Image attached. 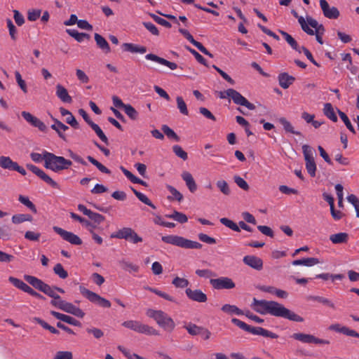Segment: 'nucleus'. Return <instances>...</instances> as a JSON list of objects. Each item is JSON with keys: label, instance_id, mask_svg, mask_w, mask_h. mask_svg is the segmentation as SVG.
Returning <instances> with one entry per match:
<instances>
[{"label": "nucleus", "instance_id": "39448f33", "mask_svg": "<svg viewBox=\"0 0 359 359\" xmlns=\"http://www.w3.org/2000/svg\"><path fill=\"white\" fill-rule=\"evenodd\" d=\"M161 240L166 243L172 244L187 249H198L202 245L198 242L187 239L180 236H164Z\"/></svg>", "mask_w": 359, "mask_h": 359}, {"label": "nucleus", "instance_id": "9b49d317", "mask_svg": "<svg viewBox=\"0 0 359 359\" xmlns=\"http://www.w3.org/2000/svg\"><path fill=\"white\" fill-rule=\"evenodd\" d=\"M53 229L56 233L60 235L63 240L72 245H80L83 243L81 238L72 232L66 231L57 226H53Z\"/></svg>", "mask_w": 359, "mask_h": 359}, {"label": "nucleus", "instance_id": "6e6d98bb", "mask_svg": "<svg viewBox=\"0 0 359 359\" xmlns=\"http://www.w3.org/2000/svg\"><path fill=\"white\" fill-rule=\"evenodd\" d=\"M216 185H217V188L219 189V191L224 195L228 196L231 194V190H230L229 187L226 181L219 180L217 182Z\"/></svg>", "mask_w": 359, "mask_h": 359}, {"label": "nucleus", "instance_id": "603ef678", "mask_svg": "<svg viewBox=\"0 0 359 359\" xmlns=\"http://www.w3.org/2000/svg\"><path fill=\"white\" fill-rule=\"evenodd\" d=\"M54 273L57 275L60 278L65 279L68 277L67 271L64 269L62 265L60 263H57L53 267Z\"/></svg>", "mask_w": 359, "mask_h": 359}, {"label": "nucleus", "instance_id": "412c9836", "mask_svg": "<svg viewBox=\"0 0 359 359\" xmlns=\"http://www.w3.org/2000/svg\"><path fill=\"white\" fill-rule=\"evenodd\" d=\"M145 58L147 60H151L158 62L161 65H165L172 70L176 69L177 68V65L175 62H170L153 53H149L146 55Z\"/></svg>", "mask_w": 359, "mask_h": 359}, {"label": "nucleus", "instance_id": "9d476101", "mask_svg": "<svg viewBox=\"0 0 359 359\" xmlns=\"http://www.w3.org/2000/svg\"><path fill=\"white\" fill-rule=\"evenodd\" d=\"M302 151L306 162V169L311 177H315L316 165L313 158V150L310 146L304 144L302 146Z\"/></svg>", "mask_w": 359, "mask_h": 359}, {"label": "nucleus", "instance_id": "e2e57ef3", "mask_svg": "<svg viewBox=\"0 0 359 359\" xmlns=\"http://www.w3.org/2000/svg\"><path fill=\"white\" fill-rule=\"evenodd\" d=\"M172 151L177 156L182 158V160L186 161L188 158L187 153L184 151L180 146L174 145L172 147Z\"/></svg>", "mask_w": 359, "mask_h": 359}, {"label": "nucleus", "instance_id": "8fccbe9b", "mask_svg": "<svg viewBox=\"0 0 359 359\" xmlns=\"http://www.w3.org/2000/svg\"><path fill=\"white\" fill-rule=\"evenodd\" d=\"M219 221L223 225L234 231L239 232L241 231L238 225L228 218L222 217L219 219Z\"/></svg>", "mask_w": 359, "mask_h": 359}, {"label": "nucleus", "instance_id": "7c9ffc66", "mask_svg": "<svg viewBox=\"0 0 359 359\" xmlns=\"http://www.w3.org/2000/svg\"><path fill=\"white\" fill-rule=\"evenodd\" d=\"M66 32L79 43L83 41L85 39L89 40L90 38V34L86 33H79L76 29H66Z\"/></svg>", "mask_w": 359, "mask_h": 359}, {"label": "nucleus", "instance_id": "5701e85b", "mask_svg": "<svg viewBox=\"0 0 359 359\" xmlns=\"http://www.w3.org/2000/svg\"><path fill=\"white\" fill-rule=\"evenodd\" d=\"M292 14L294 18H297L298 22L304 32H305L309 35L312 36L314 34V31L313 30V29L309 27V25L308 24L307 18L305 20L304 17L299 16L294 10L292 11Z\"/></svg>", "mask_w": 359, "mask_h": 359}, {"label": "nucleus", "instance_id": "4d7b16f0", "mask_svg": "<svg viewBox=\"0 0 359 359\" xmlns=\"http://www.w3.org/2000/svg\"><path fill=\"white\" fill-rule=\"evenodd\" d=\"M145 289L151 291V292L155 293L158 296H159L166 300H168L170 302H175L174 298H172L171 296H170L169 294H168L167 293H165L164 292H162L156 288H153V287H145Z\"/></svg>", "mask_w": 359, "mask_h": 359}, {"label": "nucleus", "instance_id": "4c0bfd02", "mask_svg": "<svg viewBox=\"0 0 359 359\" xmlns=\"http://www.w3.org/2000/svg\"><path fill=\"white\" fill-rule=\"evenodd\" d=\"M12 222L18 224L25 222H32L33 217L29 214H16L12 217Z\"/></svg>", "mask_w": 359, "mask_h": 359}, {"label": "nucleus", "instance_id": "f03ea898", "mask_svg": "<svg viewBox=\"0 0 359 359\" xmlns=\"http://www.w3.org/2000/svg\"><path fill=\"white\" fill-rule=\"evenodd\" d=\"M146 314L148 317L154 319L156 323L164 330L171 331L175 328L173 320L163 311L150 309L147 311Z\"/></svg>", "mask_w": 359, "mask_h": 359}, {"label": "nucleus", "instance_id": "13d9d810", "mask_svg": "<svg viewBox=\"0 0 359 359\" xmlns=\"http://www.w3.org/2000/svg\"><path fill=\"white\" fill-rule=\"evenodd\" d=\"M145 289L151 291V292L155 293L158 296H159L166 300H168L170 302H175L174 298H172L171 296H170L169 294H168L167 293H165L164 292H162L156 288H153V287H145Z\"/></svg>", "mask_w": 359, "mask_h": 359}, {"label": "nucleus", "instance_id": "de8ad7c7", "mask_svg": "<svg viewBox=\"0 0 359 359\" xmlns=\"http://www.w3.org/2000/svg\"><path fill=\"white\" fill-rule=\"evenodd\" d=\"M92 124H90V128L95 131V133H96V135L99 137V138L104 142L106 144H109V140H108V138L105 135V134L103 133V131L102 130V129L100 128V127L95 123H91Z\"/></svg>", "mask_w": 359, "mask_h": 359}, {"label": "nucleus", "instance_id": "a211bd4d", "mask_svg": "<svg viewBox=\"0 0 359 359\" xmlns=\"http://www.w3.org/2000/svg\"><path fill=\"white\" fill-rule=\"evenodd\" d=\"M319 4L324 16L327 18L337 19L339 16V10L334 6H330L326 0H320Z\"/></svg>", "mask_w": 359, "mask_h": 359}, {"label": "nucleus", "instance_id": "72a5a7b5", "mask_svg": "<svg viewBox=\"0 0 359 359\" xmlns=\"http://www.w3.org/2000/svg\"><path fill=\"white\" fill-rule=\"evenodd\" d=\"M179 32L200 51H202V43L196 41L189 32L185 29L180 28Z\"/></svg>", "mask_w": 359, "mask_h": 359}, {"label": "nucleus", "instance_id": "c85d7f7f", "mask_svg": "<svg viewBox=\"0 0 359 359\" xmlns=\"http://www.w3.org/2000/svg\"><path fill=\"white\" fill-rule=\"evenodd\" d=\"M318 259L315 257L303 258L301 259H296L292 262L293 266L303 265L306 266H313L316 264H319Z\"/></svg>", "mask_w": 359, "mask_h": 359}, {"label": "nucleus", "instance_id": "69168bd1", "mask_svg": "<svg viewBox=\"0 0 359 359\" xmlns=\"http://www.w3.org/2000/svg\"><path fill=\"white\" fill-rule=\"evenodd\" d=\"M88 217L93 222V223L96 226L103 222L105 219V217L103 215L97 212H94L93 211L90 212Z\"/></svg>", "mask_w": 359, "mask_h": 359}, {"label": "nucleus", "instance_id": "f8f14e48", "mask_svg": "<svg viewBox=\"0 0 359 359\" xmlns=\"http://www.w3.org/2000/svg\"><path fill=\"white\" fill-rule=\"evenodd\" d=\"M226 94L227 95H229V98L232 99L235 104L241 106H244L250 110H254L255 109V106L254 104L248 102V100L245 97H244L240 93H238L236 90L232 88L227 89Z\"/></svg>", "mask_w": 359, "mask_h": 359}, {"label": "nucleus", "instance_id": "473e14b6", "mask_svg": "<svg viewBox=\"0 0 359 359\" xmlns=\"http://www.w3.org/2000/svg\"><path fill=\"white\" fill-rule=\"evenodd\" d=\"M70 217L74 219L76 221L79 222L81 224L84 225L88 230L89 229H94L96 228V225L94 224L93 222H90L89 220L78 215L77 214L74 212H70Z\"/></svg>", "mask_w": 359, "mask_h": 359}, {"label": "nucleus", "instance_id": "bf43d9fd", "mask_svg": "<svg viewBox=\"0 0 359 359\" xmlns=\"http://www.w3.org/2000/svg\"><path fill=\"white\" fill-rule=\"evenodd\" d=\"M145 289L151 291V292L155 293L158 296H159L166 300H168L170 302H175L174 298H172L171 296H170L169 294H168L167 293H165L164 292H162L156 288H153V287H145Z\"/></svg>", "mask_w": 359, "mask_h": 359}, {"label": "nucleus", "instance_id": "a19ab883", "mask_svg": "<svg viewBox=\"0 0 359 359\" xmlns=\"http://www.w3.org/2000/svg\"><path fill=\"white\" fill-rule=\"evenodd\" d=\"M222 311L229 314L244 315V312L235 305L224 304L222 307Z\"/></svg>", "mask_w": 359, "mask_h": 359}, {"label": "nucleus", "instance_id": "bb28decb", "mask_svg": "<svg viewBox=\"0 0 359 359\" xmlns=\"http://www.w3.org/2000/svg\"><path fill=\"white\" fill-rule=\"evenodd\" d=\"M279 32L281 34V35L285 38L287 43L292 47V48H293L299 53H302V48H304V46H299L297 42L295 41V39L286 32L282 30H280Z\"/></svg>", "mask_w": 359, "mask_h": 359}, {"label": "nucleus", "instance_id": "1a4fd4ad", "mask_svg": "<svg viewBox=\"0 0 359 359\" xmlns=\"http://www.w3.org/2000/svg\"><path fill=\"white\" fill-rule=\"evenodd\" d=\"M44 167L55 172L62 170V156L44 151Z\"/></svg>", "mask_w": 359, "mask_h": 359}, {"label": "nucleus", "instance_id": "09e8293b", "mask_svg": "<svg viewBox=\"0 0 359 359\" xmlns=\"http://www.w3.org/2000/svg\"><path fill=\"white\" fill-rule=\"evenodd\" d=\"M18 201L24 205H25L27 208H28L32 212H37V210L35 205L29 199L28 197L20 195Z\"/></svg>", "mask_w": 359, "mask_h": 359}, {"label": "nucleus", "instance_id": "58836bf2", "mask_svg": "<svg viewBox=\"0 0 359 359\" xmlns=\"http://www.w3.org/2000/svg\"><path fill=\"white\" fill-rule=\"evenodd\" d=\"M308 299H309L311 301L318 302L321 303L323 305L329 306V307H330V308H332L333 309H335L334 304L331 300H330L327 298H325V297H320V296L311 295V296L308 297Z\"/></svg>", "mask_w": 359, "mask_h": 359}, {"label": "nucleus", "instance_id": "5fc2aeb1", "mask_svg": "<svg viewBox=\"0 0 359 359\" xmlns=\"http://www.w3.org/2000/svg\"><path fill=\"white\" fill-rule=\"evenodd\" d=\"M335 190H336V193H337V198H338V205L339 208H343L344 207V204H343V201H344V192H343V190H344V187L341 184H337L335 185Z\"/></svg>", "mask_w": 359, "mask_h": 359}, {"label": "nucleus", "instance_id": "864d4df0", "mask_svg": "<svg viewBox=\"0 0 359 359\" xmlns=\"http://www.w3.org/2000/svg\"><path fill=\"white\" fill-rule=\"evenodd\" d=\"M161 129L164 134L168 138H172L177 142L180 141V137L176 134V133L172 129H171L167 125H163Z\"/></svg>", "mask_w": 359, "mask_h": 359}, {"label": "nucleus", "instance_id": "4468645a", "mask_svg": "<svg viewBox=\"0 0 359 359\" xmlns=\"http://www.w3.org/2000/svg\"><path fill=\"white\" fill-rule=\"evenodd\" d=\"M210 283L215 290H229L235 287V283L233 280L225 276L210 279Z\"/></svg>", "mask_w": 359, "mask_h": 359}, {"label": "nucleus", "instance_id": "aec40b11", "mask_svg": "<svg viewBox=\"0 0 359 359\" xmlns=\"http://www.w3.org/2000/svg\"><path fill=\"white\" fill-rule=\"evenodd\" d=\"M243 261L245 264L255 270L260 271L263 268V261L258 257L254 255H246L243 257Z\"/></svg>", "mask_w": 359, "mask_h": 359}, {"label": "nucleus", "instance_id": "7ed1b4c3", "mask_svg": "<svg viewBox=\"0 0 359 359\" xmlns=\"http://www.w3.org/2000/svg\"><path fill=\"white\" fill-rule=\"evenodd\" d=\"M24 279L35 289L43 292L48 297L53 299H60V295L56 294L54 290V286L51 287L41 279L30 275H25Z\"/></svg>", "mask_w": 359, "mask_h": 359}, {"label": "nucleus", "instance_id": "0e129e2a", "mask_svg": "<svg viewBox=\"0 0 359 359\" xmlns=\"http://www.w3.org/2000/svg\"><path fill=\"white\" fill-rule=\"evenodd\" d=\"M149 15L158 24H159L162 26H164L166 28L171 27V26H172L171 24L168 21L165 20V19H163L154 13H149Z\"/></svg>", "mask_w": 359, "mask_h": 359}, {"label": "nucleus", "instance_id": "3c124183", "mask_svg": "<svg viewBox=\"0 0 359 359\" xmlns=\"http://www.w3.org/2000/svg\"><path fill=\"white\" fill-rule=\"evenodd\" d=\"M338 114L341 119L343 121L344 124L346 125V128L353 134L355 133V130L352 126L350 120L348 119V116L345 113L340 111L339 109H337Z\"/></svg>", "mask_w": 359, "mask_h": 359}, {"label": "nucleus", "instance_id": "f257e3e1", "mask_svg": "<svg viewBox=\"0 0 359 359\" xmlns=\"http://www.w3.org/2000/svg\"><path fill=\"white\" fill-rule=\"evenodd\" d=\"M251 306L256 312L262 315L270 314L273 316L283 318L294 322L304 321L302 317L277 302L258 300L254 298Z\"/></svg>", "mask_w": 359, "mask_h": 359}, {"label": "nucleus", "instance_id": "680f3d73", "mask_svg": "<svg viewBox=\"0 0 359 359\" xmlns=\"http://www.w3.org/2000/svg\"><path fill=\"white\" fill-rule=\"evenodd\" d=\"M177 108L179 109L180 113L184 115H188V109L187 107V104L184 101L183 98L180 96H177L176 98Z\"/></svg>", "mask_w": 359, "mask_h": 359}, {"label": "nucleus", "instance_id": "cd10ccee", "mask_svg": "<svg viewBox=\"0 0 359 359\" xmlns=\"http://www.w3.org/2000/svg\"><path fill=\"white\" fill-rule=\"evenodd\" d=\"M182 179L185 181L186 185L191 193H194L197 189V185L192 177V175L187 171H184L182 174Z\"/></svg>", "mask_w": 359, "mask_h": 359}, {"label": "nucleus", "instance_id": "4be33fe9", "mask_svg": "<svg viewBox=\"0 0 359 359\" xmlns=\"http://www.w3.org/2000/svg\"><path fill=\"white\" fill-rule=\"evenodd\" d=\"M56 95L65 103H71L72 102V98L69 95L67 90L61 84L56 86Z\"/></svg>", "mask_w": 359, "mask_h": 359}, {"label": "nucleus", "instance_id": "774afa93", "mask_svg": "<svg viewBox=\"0 0 359 359\" xmlns=\"http://www.w3.org/2000/svg\"><path fill=\"white\" fill-rule=\"evenodd\" d=\"M73 355L70 351H57L53 359H72Z\"/></svg>", "mask_w": 359, "mask_h": 359}, {"label": "nucleus", "instance_id": "c03bdc74", "mask_svg": "<svg viewBox=\"0 0 359 359\" xmlns=\"http://www.w3.org/2000/svg\"><path fill=\"white\" fill-rule=\"evenodd\" d=\"M87 159L93 165H95L100 172L105 173V174H108V175L111 174L110 170H109L107 167H105L104 165H102L101 163H100L98 161H97L93 156H88Z\"/></svg>", "mask_w": 359, "mask_h": 359}, {"label": "nucleus", "instance_id": "2eb2a0df", "mask_svg": "<svg viewBox=\"0 0 359 359\" xmlns=\"http://www.w3.org/2000/svg\"><path fill=\"white\" fill-rule=\"evenodd\" d=\"M292 337L304 344H329L330 341L316 337L312 334L304 333H294Z\"/></svg>", "mask_w": 359, "mask_h": 359}, {"label": "nucleus", "instance_id": "6ab92c4d", "mask_svg": "<svg viewBox=\"0 0 359 359\" xmlns=\"http://www.w3.org/2000/svg\"><path fill=\"white\" fill-rule=\"evenodd\" d=\"M52 120L54 121V123L51 125L50 128L55 130L58 136L63 140H67L66 135L65 134V132L68 130L69 128L62 123L58 119L54 118L51 116Z\"/></svg>", "mask_w": 359, "mask_h": 359}, {"label": "nucleus", "instance_id": "338daca9", "mask_svg": "<svg viewBox=\"0 0 359 359\" xmlns=\"http://www.w3.org/2000/svg\"><path fill=\"white\" fill-rule=\"evenodd\" d=\"M172 283L176 287L180 288H184L188 286V280L184 278L176 277L172 280Z\"/></svg>", "mask_w": 359, "mask_h": 359}, {"label": "nucleus", "instance_id": "f704fd0d", "mask_svg": "<svg viewBox=\"0 0 359 359\" xmlns=\"http://www.w3.org/2000/svg\"><path fill=\"white\" fill-rule=\"evenodd\" d=\"M323 113L329 119L333 122L337 121V116L335 114L333 106L330 103H326L324 104Z\"/></svg>", "mask_w": 359, "mask_h": 359}, {"label": "nucleus", "instance_id": "a18cd8bd", "mask_svg": "<svg viewBox=\"0 0 359 359\" xmlns=\"http://www.w3.org/2000/svg\"><path fill=\"white\" fill-rule=\"evenodd\" d=\"M278 121L286 132L298 135L301 134L299 132L294 130L292 125L285 118H280Z\"/></svg>", "mask_w": 359, "mask_h": 359}, {"label": "nucleus", "instance_id": "e433bc0d", "mask_svg": "<svg viewBox=\"0 0 359 359\" xmlns=\"http://www.w3.org/2000/svg\"><path fill=\"white\" fill-rule=\"evenodd\" d=\"M10 283H11L15 287L22 290L25 292H27L30 287L24 283L20 279L11 276L8 278Z\"/></svg>", "mask_w": 359, "mask_h": 359}, {"label": "nucleus", "instance_id": "423d86ee", "mask_svg": "<svg viewBox=\"0 0 359 359\" xmlns=\"http://www.w3.org/2000/svg\"><path fill=\"white\" fill-rule=\"evenodd\" d=\"M122 326L130 329L137 333L144 334L147 335H158V332L154 327L142 323L140 321L130 320L122 323Z\"/></svg>", "mask_w": 359, "mask_h": 359}, {"label": "nucleus", "instance_id": "79ce46f5", "mask_svg": "<svg viewBox=\"0 0 359 359\" xmlns=\"http://www.w3.org/2000/svg\"><path fill=\"white\" fill-rule=\"evenodd\" d=\"M166 217L173 219L174 220H175L181 224L186 223L188 221V217H187V215L185 214L178 212L177 210H175L170 215H167Z\"/></svg>", "mask_w": 359, "mask_h": 359}, {"label": "nucleus", "instance_id": "052dcab7", "mask_svg": "<svg viewBox=\"0 0 359 359\" xmlns=\"http://www.w3.org/2000/svg\"><path fill=\"white\" fill-rule=\"evenodd\" d=\"M123 110L125 113L128 116V117L132 120L137 119L138 112L132 105L127 104V106Z\"/></svg>", "mask_w": 359, "mask_h": 359}, {"label": "nucleus", "instance_id": "f3484780", "mask_svg": "<svg viewBox=\"0 0 359 359\" xmlns=\"http://www.w3.org/2000/svg\"><path fill=\"white\" fill-rule=\"evenodd\" d=\"M307 22L309 25V27L313 28L314 31V34L316 35V41L320 43L323 44V41L322 36L323 35L325 32V28L323 25L319 24L318 21L315 19H313L311 16H307Z\"/></svg>", "mask_w": 359, "mask_h": 359}, {"label": "nucleus", "instance_id": "20e7f679", "mask_svg": "<svg viewBox=\"0 0 359 359\" xmlns=\"http://www.w3.org/2000/svg\"><path fill=\"white\" fill-rule=\"evenodd\" d=\"M24 279L35 289L43 292L48 297L53 299H60V295L56 294L54 290V286L51 287L41 279L30 275H25Z\"/></svg>", "mask_w": 359, "mask_h": 359}, {"label": "nucleus", "instance_id": "c9c22d12", "mask_svg": "<svg viewBox=\"0 0 359 359\" xmlns=\"http://www.w3.org/2000/svg\"><path fill=\"white\" fill-rule=\"evenodd\" d=\"M10 283H11L15 287L22 290L25 292H27L30 287L24 283L20 279L11 276L8 278Z\"/></svg>", "mask_w": 359, "mask_h": 359}, {"label": "nucleus", "instance_id": "37998d69", "mask_svg": "<svg viewBox=\"0 0 359 359\" xmlns=\"http://www.w3.org/2000/svg\"><path fill=\"white\" fill-rule=\"evenodd\" d=\"M186 294L189 299L198 302H202V291L200 290H192L190 288L186 290Z\"/></svg>", "mask_w": 359, "mask_h": 359}, {"label": "nucleus", "instance_id": "6e6552de", "mask_svg": "<svg viewBox=\"0 0 359 359\" xmlns=\"http://www.w3.org/2000/svg\"><path fill=\"white\" fill-rule=\"evenodd\" d=\"M79 291L90 302L96 304L102 308H110L111 306V302L108 299L100 296L94 292L89 290L82 285L79 286Z\"/></svg>", "mask_w": 359, "mask_h": 359}, {"label": "nucleus", "instance_id": "a878e982", "mask_svg": "<svg viewBox=\"0 0 359 359\" xmlns=\"http://www.w3.org/2000/svg\"><path fill=\"white\" fill-rule=\"evenodd\" d=\"M18 165L17 162L13 161L8 156H0V167L4 169L15 171Z\"/></svg>", "mask_w": 359, "mask_h": 359}, {"label": "nucleus", "instance_id": "ea45409f", "mask_svg": "<svg viewBox=\"0 0 359 359\" xmlns=\"http://www.w3.org/2000/svg\"><path fill=\"white\" fill-rule=\"evenodd\" d=\"M118 264L122 269L129 272H137L139 266L125 259L120 260Z\"/></svg>", "mask_w": 359, "mask_h": 359}, {"label": "nucleus", "instance_id": "ddd939ff", "mask_svg": "<svg viewBox=\"0 0 359 359\" xmlns=\"http://www.w3.org/2000/svg\"><path fill=\"white\" fill-rule=\"evenodd\" d=\"M26 166L28 170H29L50 187L54 189H59L58 184L54 181L49 175H48L43 170L32 164H27Z\"/></svg>", "mask_w": 359, "mask_h": 359}, {"label": "nucleus", "instance_id": "2f4dec72", "mask_svg": "<svg viewBox=\"0 0 359 359\" xmlns=\"http://www.w3.org/2000/svg\"><path fill=\"white\" fill-rule=\"evenodd\" d=\"M330 240L334 244L346 243L348 240V234L344 232L332 234L330 236Z\"/></svg>", "mask_w": 359, "mask_h": 359}, {"label": "nucleus", "instance_id": "c756f323", "mask_svg": "<svg viewBox=\"0 0 359 359\" xmlns=\"http://www.w3.org/2000/svg\"><path fill=\"white\" fill-rule=\"evenodd\" d=\"M95 40L97 46L102 49L105 53H108L111 51L110 46L107 40L100 34H95Z\"/></svg>", "mask_w": 359, "mask_h": 359}, {"label": "nucleus", "instance_id": "393cba45", "mask_svg": "<svg viewBox=\"0 0 359 359\" xmlns=\"http://www.w3.org/2000/svg\"><path fill=\"white\" fill-rule=\"evenodd\" d=\"M122 47L123 50L130 53H145L147 52V47L139 46L137 44L131 43H124L122 44Z\"/></svg>", "mask_w": 359, "mask_h": 359}, {"label": "nucleus", "instance_id": "49530a36", "mask_svg": "<svg viewBox=\"0 0 359 359\" xmlns=\"http://www.w3.org/2000/svg\"><path fill=\"white\" fill-rule=\"evenodd\" d=\"M131 189L134 194L137 196V198L144 204L150 206L153 209H156V206L151 203V201L148 198L147 196L142 194L140 191H137L135 189L131 187Z\"/></svg>", "mask_w": 359, "mask_h": 359}, {"label": "nucleus", "instance_id": "0eeeda50", "mask_svg": "<svg viewBox=\"0 0 359 359\" xmlns=\"http://www.w3.org/2000/svg\"><path fill=\"white\" fill-rule=\"evenodd\" d=\"M110 237L112 238L125 239L133 244H137L143 241L142 238L130 227H123L118 229L117 231L111 233Z\"/></svg>", "mask_w": 359, "mask_h": 359}, {"label": "nucleus", "instance_id": "b1692460", "mask_svg": "<svg viewBox=\"0 0 359 359\" xmlns=\"http://www.w3.org/2000/svg\"><path fill=\"white\" fill-rule=\"evenodd\" d=\"M295 79L294 76L289 75L287 73H281L278 75V82L280 87L284 89L289 88L293 83Z\"/></svg>", "mask_w": 359, "mask_h": 359}, {"label": "nucleus", "instance_id": "dca6fc26", "mask_svg": "<svg viewBox=\"0 0 359 359\" xmlns=\"http://www.w3.org/2000/svg\"><path fill=\"white\" fill-rule=\"evenodd\" d=\"M22 116L25 120L30 123L33 127L37 128L40 131L47 133L48 128L46 124L37 117L33 116L31 113L23 111H22Z\"/></svg>", "mask_w": 359, "mask_h": 359}]
</instances>
